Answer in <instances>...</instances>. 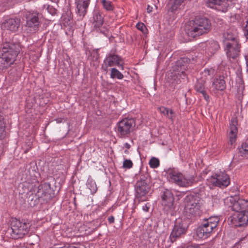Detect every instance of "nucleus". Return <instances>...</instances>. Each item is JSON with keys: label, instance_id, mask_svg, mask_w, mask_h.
<instances>
[{"label": "nucleus", "instance_id": "obj_12", "mask_svg": "<svg viewBox=\"0 0 248 248\" xmlns=\"http://www.w3.org/2000/svg\"><path fill=\"white\" fill-rule=\"evenodd\" d=\"M231 218V221L234 226L245 227L248 225V209L234 212Z\"/></svg>", "mask_w": 248, "mask_h": 248}, {"label": "nucleus", "instance_id": "obj_53", "mask_svg": "<svg viewBox=\"0 0 248 248\" xmlns=\"http://www.w3.org/2000/svg\"><path fill=\"white\" fill-rule=\"evenodd\" d=\"M181 63V61H179L178 62V63Z\"/></svg>", "mask_w": 248, "mask_h": 248}, {"label": "nucleus", "instance_id": "obj_16", "mask_svg": "<svg viewBox=\"0 0 248 248\" xmlns=\"http://www.w3.org/2000/svg\"><path fill=\"white\" fill-rule=\"evenodd\" d=\"M34 191L35 192L34 195L35 200H39L40 198L46 199L50 197V185L47 183L39 185L34 188Z\"/></svg>", "mask_w": 248, "mask_h": 248}, {"label": "nucleus", "instance_id": "obj_9", "mask_svg": "<svg viewBox=\"0 0 248 248\" xmlns=\"http://www.w3.org/2000/svg\"><path fill=\"white\" fill-rule=\"evenodd\" d=\"M136 126V120L134 118H124L117 124V132L121 136L128 137Z\"/></svg>", "mask_w": 248, "mask_h": 248}, {"label": "nucleus", "instance_id": "obj_34", "mask_svg": "<svg viewBox=\"0 0 248 248\" xmlns=\"http://www.w3.org/2000/svg\"><path fill=\"white\" fill-rule=\"evenodd\" d=\"M5 129V124L4 122V119L2 116L0 115V139H1L3 136Z\"/></svg>", "mask_w": 248, "mask_h": 248}, {"label": "nucleus", "instance_id": "obj_51", "mask_svg": "<svg viewBox=\"0 0 248 248\" xmlns=\"http://www.w3.org/2000/svg\"><path fill=\"white\" fill-rule=\"evenodd\" d=\"M124 152H125V154H128L129 153L128 151V150H125V151H124Z\"/></svg>", "mask_w": 248, "mask_h": 248}, {"label": "nucleus", "instance_id": "obj_42", "mask_svg": "<svg viewBox=\"0 0 248 248\" xmlns=\"http://www.w3.org/2000/svg\"><path fill=\"white\" fill-rule=\"evenodd\" d=\"M166 116H167L168 118H169L170 119H171L172 121H173L175 117L174 113L173 111V110L172 109H170V111H169V113Z\"/></svg>", "mask_w": 248, "mask_h": 248}, {"label": "nucleus", "instance_id": "obj_28", "mask_svg": "<svg viewBox=\"0 0 248 248\" xmlns=\"http://www.w3.org/2000/svg\"><path fill=\"white\" fill-rule=\"evenodd\" d=\"M21 73L20 71L17 70L16 69H11L9 72L8 76L9 81L13 83L17 81L20 78Z\"/></svg>", "mask_w": 248, "mask_h": 248}, {"label": "nucleus", "instance_id": "obj_35", "mask_svg": "<svg viewBox=\"0 0 248 248\" xmlns=\"http://www.w3.org/2000/svg\"><path fill=\"white\" fill-rule=\"evenodd\" d=\"M240 152L242 154H248V140L243 143L241 147L239 149Z\"/></svg>", "mask_w": 248, "mask_h": 248}, {"label": "nucleus", "instance_id": "obj_37", "mask_svg": "<svg viewBox=\"0 0 248 248\" xmlns=\"http://www.w3.org/2000/svg\"><path fill=\"white\" fill-rule=\"evenodd\" d=\"M215 71L213 68H206L204 69V72L202 73L205 77L207 76H212L215 74Z\"/></svg>", "mask_w": 248, "mask_h": 248}, {"label": "nucleus", "instance_id": "obj_21", "mask_svg": "<svg viewBox=\"0 0 248 248\" xmlns=\"http://www.w3.org/2000/svg\"><path fill=\"white\" fill-rule=\"evenodd\" d=\"M90 1V0H77L76 3L77 13L81 18H83L86 14Z\"/></svg>", "mask_w": 248, "mask_h": 248}, {"label": "nucleus", "instance_id": "obj_4", "mask_svg": "<svg viewBox=\"0 0 248 248\" xmlns=\"http://www.w3.org/2000/svg\"><path fill=\"white\" fill-rule=\"evenodd\" d=\"M218 221L219 218L217 217H211L204 219L202 224L196 230L198 237L203 239L208 237L213 230L217 227Z\"/></svg>", "mask_w": 248, "mask_h": 248}, {"label": "nucleus", "instance_id": "obj_32", "mask_svg": "<svg viewBox=\"0 0 248 248\" xmlns=\"http://www.w3.org/2000/svg\"><path fill=\"white\" fill-rule=\"evenodd\" d=\"M102 3L103 7L107 11H112L113 10V5L112 2L108 0H102Z\"/></svg>", "mask_w": 248, "mask_h": 248}, {"label": "nucleus", "instance_id": "obj_18", "mask_svg": "<svg viewBox=\"0 0 248 248\" xmlns=\"http://www.w3.org/2000/svg\"><path fill=\"white\" fill-rule=\"evenodd\" d=\"M225 50L227 57L229 59H234L239 55L240 52V44L238 42H232V43H227L225 45Z\"/></svg>", "mask_w": 248, "mask_h": 248}, {"label": "nucleus", "instance_id": "obj_23", "mask_svg": "<svg viewBox=\"0 0 248 248\" xmlns=\"http://www.w3.org/2000/svg\"><path fill=\"white\" fill-rule=\"evenodd\" d=\"M92 22L93 28L96 30L100 29L103 25L104 22L103 16L99 11L95 10L93 12Z\"/></svg>", "mask_w": 248, "mask_h": 248}, {"label": "nucleus", "instance_id": "obj_30", "mask_svg": "<svg viewBox=\"0 0 248 248\" xmlns=\"http://www.w3.org/2000/svg\"><path fill=\"white\" fill-rule=\"evenodd\" d=\"M224 45H227V43H232V42H238L235 36L230 32H227L226 34H224Z\"/></svg>", "mask_w": 248, "mask_h": 248}, {"label": "nucleus", "instance_id": "obj_7", "mask_svg": "<svg viewBox=\"0 0 248 248\" xmlns=\"http://www.w3.org/2000/svg\"><path fill=\"white\" fill-rule=\"evenodd\" d=\"M167 173L171 181L179 186L187 187L196 183L194 175H184L182 173L173 169L168 170Z\"/></svg>", "mask_w": 248, "mask_h": 248}, {"label": "nucleus", "instance_id": "obj_10", "mask_svg": "<svg viewBox=\"0 0 248 248\" xmlns=\"http://www.w3.org/2000/svg\"><path fill=\"white\" fill-rule=\"evenodd\" d=\"M225 203L235 212H239L241 211L247 210L248 208V201L244 199L236 200V198L233 197L227 198L225 201Z\"/></svg>", "mask_w": 248, "mask_h": 248}, {"label": "nucleus", "instance_id": "obj_52", "mask_svg": "<svg viewBox=\"0 0 248 248\" xmlns=\"http://www.w3.org/2000/svg\"><path fill=\"white\" fill-rule=\"evenodd\" d=\"M57 121H58V122L60 123L62 122V119H61V120L58 119Z\"/></svg>", "mask_w": 248, "mask_h": 248}, {"label": "nucleus", "instance_id": "obj_49", "mask_svg": "<svg viewBox=\"0 0 248 248\" xmlns=\"http://www.w3.org/2000/svg\"><path fill=\"white\" fill-rule=\"evenodd\" d=\"M124 147L126 148L127 149H129L131 147L130 145L128 144V143H125L124 145Z\"/></svg>", "mask_w": 248, "mask_h": 248}, {"label": "nucleus", "instance_id": "obj_46", "mask_svg": "<svg viewBox=\"0 0 248 248\" xmlns=\"http://www.w3.org/2000/svg\"><path fill=\"white\" fill-rule=\"evenodd\" d=\"M153 7H151L150 6V5H148L147 6V11L148 13H150L151 12H152L153 11Z\"/></svg>", "mask_w": 248, "mask_h": 248}, {"label": "nucleus", "instance_id": "obj_14", "mask_svg": "<svg viewBox=\"0 0 248 248\" xmlns=\"http://www.w3.org/2000/svg\"><path fill=\"white\" fill-rule=\"evenodd\" d=\"M3 53L6 54L13 59L16 60L20 51L19 44L14 42H5L2 45Z\"/></svg>", "mask_w": 248, "mask_h": 248}, {"label": "nucleus", "instance_id": "obj_1", "mask_svg": "<svg viewBox=\"0 0 248 248\" xmlns=\"http://www.w3.org/2000/svg\"><path fill=\"white\" fill-rule=\"evenodd\" d=\"M211 29L210 20L205 17L197 16L188 22L185 27V32L189 40L207 33Z\"/></svg>", "mask_w": 248, "mask_h": 248}, {"label": "nucleus", "instance_id": "obj_54", "mask_svg": "<svg viewBox=\"0 0 248 248\" xmlns=\"http://www.w3.org/2000/svg\"><path fill=\"white\" fill-rule=\"evenodd\" d=\"M96 53L97 55H98V52L97 51L96 52Z\"/></svg>", "mask_w": 248, "mask_h": 248}, {"label": "nucleus", "instance_id": "obj_26", "mask_svg": "<svg viewBox=\"0 0 248 248\" xmlns=\"http://www.w3.org/2000/svg\"><path fill=\"white\" fill-rule=\"evenodd\" d=\"M206 50L211 55L216 53L219 49V45L217 41L208 40L205 42Z\"/></svg>", "mask_w": 248, "mask_h": 248}, {"label": "nucleus", "instance_id": "obj_48", "mask_svg": "<svg viewBox=\"0 0 248 248\" xmlns=\"http://www.w3.org/2000/svg\"><path fill=\"white\" fill-rule=\"evenodd\" d=\"M31 143H30V142H29V145H28V148H27V149H26V150H25L24 153H27L28 152V151H29L30 149H31Z\"/></svg>", "mask_w": 248, "mask_h": 248}, {"label": "nucleus", "instance_id": "obj_50", "mask_svg": "<svg viewBox=\"0 0 248 248\" xmlns=\"http://www.w3.org/2000/svg\"><path fill=\"white\" fill-rule=\"evenodd\" d=\"M29 199H31V200H32L33 199V193H31V195H29Z\"/></svg>", "mask_w": 248, "mask_h": 248}, {"label": "nucleus", "instance_id": "obj_29", "mask_svg": "<svg viewBox=\"0 0 248 248\" xmlns=\"http://www.w3.org/2000/svg\"><path fill=\"white\" fill-rule=\"evenodd\" d=\"M185 0H171L169 3L170 5V11L173 12L177 10Z\"/></svg>", "mask_w": 248, "mask_h": 248}, {"label": "nucleus", "instance_id": "obj_33", "mask_svg": "<svg viewBox=\"0 0 248 248\" xmlns=\"http://www.w3.org/2000/svg\"><path fill=\"white\" fill-rule=\"evenodd\" d=\"M149 165L152 168H156L159 165V160L158 159L153 157L149 161Z\"/></svg>", "mask_w": 248, "mask_h": 248}, {"label": "nucleus", "instance_id": "obj_6", "mask_svg": "<svg viewBox=\"0 0 248 248\" xmlns=\"http://www.w3.org/2000/svg\"><path fill=\"white\" fill-rule=\"evenodd\" d=\"M218 221L219 218L217 217H211L204 219L202 224L196 230L198 237L203 239L208 237L213 230L217 227Z\"/></svg>", "mask_w": 248, "mask_h": 248}, {"label": "nucleus", "instance_id": "obj_11", "mask_svg": "<svg viewBox=\"0 0 248 248\" xmlns=\"http://www.w3.org/2000/svg\"><path fill=\"white\" fill-rule=\"evenodd\" d=\"M187 226L181 219H177L170 236L171 242L173 243L177 239L185 234L187 232Z\"/></svg>", "mask_w": 248, "mask_h": 248}, {"label": "nucleus", "instance_id": "obj_43", "mask_svg": "<svg viewBox=\"0 0 248 248\" xmlns=\"http://www.w3.org/2000/svg\"><path fill=\"white\" fill-rule=\"evenodd\" d=\"M179 248H201L199 246L194 245H188L186 247H183Z\"/></svg>", "mask_w": 248, "mask_h": 248}, {"label": "nucleus", "instance_id": "obj_38", "mask_svg": "<svg viewBox=\"0 0 248 248\" xmlns=\"http://www.w3.org/2000/svg\"><path fill=\"white\" fill-rule=\"evenodd\" d=\"M224 0H207L206 3L209 6H212L211 5H220Z\"/></svg>", "mask_w": 248, "mask_h": 248}, {"label": "nucleus", "instance_id": "obj_5", "mask_svg": "<svg viewBox=\"0 0 248 248\" xmlns=\"http://www.w3.org/2000/svg\"><path fill=\"white\" fill-rule=\"evenodd\" d=\"M218 221L219 218L217 217H211L204 219L202 224L196 230L198 237L203 239L208 237L213 230L217 227Z\"/></svg>", "mask_w": 248, "mask_h": 248}, {"label": "nucleus", "instance_id": "obj_40", "mask_svg": "<svg viewBox=\"0 0 248 248\" xmlns=\"http://www.w3.org/2000/svg\"><path fill=\"white\" fill-rule=\"evenodd\" d=\"M159 109L160 112L161 113L163 114L164 115H165V116H167L168 114V113H169V111L170 110V109H169V108L164 107H160V108H159Z\"/></svg>", "mask_w": 248, "mask_h": 248}, {"label": "nucleus", "instance_id": "obj_20", "mask_svg": "<svg viewBox=\"0 0 248 248\" xmlns=\"http://www.w3.org/2000/svg\"><path fill=\"white\" fill-rule=\"evenodd\" d=\"M20 25V19L18 18H10L5 20L2 24V27L4 29H6L15 32L17 31Z\"/></svg>", "mask_w": 248, "mask_h": 248}, {"label": "nucleus", "instance_id": "obj_27", "mask_svg": "<svg viewBox=\"0 0 248 248\" xmlns=\"http://www.w3.org/2000/svg\"><path fill=\"white\" fill-rule=\"evenodd\" d=\"M212 87L217 91L224 90L226 88L224 77L223 76H219L218 78L215 79L213 82Z\"/></svg>", "mask_w": 248, "mask_h": 248}, {"label": "nucleus", "instance_id": "obj_36", "mask_svg": "<svg viewBox=\"0 0 248 248\" xmlns=\"http://www.w3.org/2000/svg\"><path fill=\"white\" fill-rule=\"evenodd\" d=\"M88 187L91 190V192L92 193H94L96 192L97 188L96 187V185L94 182H88Z\"/></svg>", "mask_w": 248, "mask_h": 248}, {"label": "nucleus", "instance_id": "obj_41", "mask_svg": "<svg viewBox=\"0 0 248 248\" xmlns=\"http://www.w3.org/2000/svg\"><path fill=\"white\" fill-rule=\"evenodd\" d=\"M137 28L140 31L144 32V30L146 29L145 25L142 23H138L136 25Z\"/></svg>", "mask_w": 248, "mask_h": 248}, {"label": "nucleus", "instance_id": "obj_2", "mask_svg": "<svg viewBox=\"0 0 248 248\" xmlns=\"http://www.w3.org/2000/svg\"><path fill=\"white\" fill-rule=\"evenodd\" d=\"M203 200L196 194L186 196L184 199V211L187 217H200L202 214V206Z\"/></svg>", "mask_w": 248, "mask_h": 248}, {"label": "nucleus", "instance_id": "obj_3", "mask_svg": "<svg viewBox=\"0 0 248 248\" xmlns=\"http://www.w3.org/2000/svg\"><path fill=\"white\" fill-rule=\"evenodd\" d=\"M150 176L145 172L141 173L139 179L135 185V197L139 202L145 201L147 199V195L151 190Z\"/></svg>", "mask_w": 248, "mask_h": 248}, {"label": "nucleus", "instance_id": "obj_25", "mask_svg": "<svg viewBox=\"0 0 248 248\" xmlns=\"http://www.w3.org/2000/svg\"><path fill=\"white\" fill-rule=\"evenodd\" d=\"M206 82V78H202L197 80V82L195 86V89L199 93H201L205 100H207L209 97L207 94L204 88V85Z\"/></svg>", "mask_w": 248, "mask_h": 248}, {"label": "nucleus", "instance_id": "obj_47", "mask_svg": "<svg viewBox=\"0 0 248 248\" xmlns=\"http://www.w3.org/2000/svg\"><path fill=\"white\" fill-rule=\"evenodd\" d=\"M245 60L246 61V64H247V71L248 72V55L247 56H245Z\"/></svg>", "mask_w": 248, "mask_h": 248}, {"label": "nucleus", "instance_id": "obj_31", "mask_svg": "<svg viewBox=\"0 0 248 248\" xmlns=\"http://www.w3.org/2000/svg\"><path fill=\"white\" fill-rule=\"evenodd\" d=\"M110 78H117L122 79L124 78L123 75L116 68H113L111 70Z\"/></svg>", "mask_w": 248, "mask_h": 248}, {"label": "nucleus", "instance_id": "obj_13", "mask_svg": "<svg viewBox=\"0 0 248 248\" xmlns=\"http://www.w3.org/2000/svg\"><path fill=\"white\" fill-rule=\"evenodd\" d=\"M209 183L213 186L224 188L227 186L230 183L229 176L224 172H220L219 174H215L208 179Z\"/></svg>", "mask_w": 248, "mask_h": 248}, {"label": "nucleus", "instance_id": "obj_17", "mask_svg": "<svg viewBox=\"0 0 248 248\" xmlns=\"http://www.w3.org/2000/svg\"><path fill=\"white\" fill-rule=\"evenodd\" d=\"M121 61V58L117 55L114 53H109L104 61V63L102 66V68L105 71H107L108 67L117 65L122 66L120 63Z\"/></svg>", "mask_w": 248, "mask_h": 248}, {"label": "nucleus", "instance_id": "obj_24", "mask_svg": "<svg viewBox=\"0 0 248 248\" xmlns=\"http://www.w3.org/2000/svg\"><path fill=\"white\" fill-rule=\"evenodd\" d=\"M15 61L6 54L2 53V56L0 57V70L7 69L13 64Z\"/></svg>", "mask_w": 248, "mask_h": 248}, {"label": "nucleus", "instance_id": "obj_44", "mask_svg": "<svg viewBox=\"0 0 248 248\" xmlns=\"http://www.w3.org/2000/svg\"><path fill=\"white\" fill-rule=\"evenodd\" d=\"M108 221L110 224H112L114 222V217L113 216H111L108 217Z\"/></svg>", "mask_w": 248, "mask_h": 248}, {"label": "nucleus", "instance_id": "obj_45", "mask_svg": "<svg viewBox=\"0 0 248 248\" xmlns=\"http://www.w3.org/2000/svg\"><path fill=\"white\" fill-rule=\"evenodd\" d=\"M142 209L145 212H148L149 209V207L147 205V204H145V205L143 206Z\"/></svg>", "mask_w": 248, "mask_h": 248}, {"label": "nucleus", "instance_id": "obj_8", "mask_svg": "<svg viewBox=\"0 0 248 248\" xmlns=\"http://www.w3.org/2000/svg\"><path fill=\"white\" fill-rule=\"evenodd\" d=\"M11 236L13 239H17L22 238L28 234L31 225L29 223L15 219L12 221L11 223Z\"/></svg>", "mask_w": 248, "mask_h": 248}, {"label": "nucleus", "instance_id": "obj_19", "mask_svg": "<svg viewBox=\"0 0 248 248\" xmlns=\"http://www.w3.org/2000/svg\"><path fill=\"white\" fill-rule=\"evenodd\" d=\"M162 204L166 208L170 210L174 209V197L172 193L170 190H165L162 196Z\"/></svg>", "mask_w": 248, "mask_h": 248}, {"label": "nucleus", "instance_id": "obj_15", "mask_svg": "<svg viewBox=\"0 0 248 248\" xmlns=\"http://www.w3.org/2000/svg\"><path fill=\"white\" fill-rule=\"evenodd\" d=\"M40 16L41 14L38 13H29L27 15L26 25L31 31L36 32L38 30L41 23Z\"/></svg>", "mask_w": 248, "mask_h": 248}, {"label": "nucleus", "instance_id": "obj_22", "mask_svg": "<svg viewBox=\"0 0 248 248\" xmlns=\"http://www.w3.org/2000/svg\"><path fill=\"white\" fill-rule=\"evenodd\" d=\"M237 121L235 118L231 120L230 125V132L229 133V141L232 145L235 141L237 134Z\"/></svg>", "mask_w": 248, "mask_h": 248}, {"label": "nucleus", "instance_id": "obj_39", "mask_svg": "<svg viewBox=\"0 0 248 248\" xmlns=\"http://www.w3.org/2000/svg\"><path fill=\"white\" fill-rule=\"evenodd\" d=\"M133 166V163L130 159H125L123 162V168L125 169H130Z\"/></svg>", "mask_w": 248, "mask_h": 248}]
</instances>
